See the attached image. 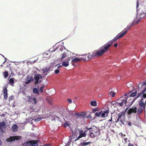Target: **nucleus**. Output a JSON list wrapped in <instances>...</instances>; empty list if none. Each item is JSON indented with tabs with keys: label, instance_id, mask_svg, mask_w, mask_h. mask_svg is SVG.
I'll return each instance as SVG.
<instances>
[{
	"label": "nucleus",
	"instance_id": "1",
	"mask_svg": "<svg viewBox=\"0 0 146 146\" xmlns=\"http://www.w3.org/2000/svg\"><path fill=\"white\" fill-rule=\"evenodd\" d=\"M130 27V26H127L120 33H119L112 40L109 41L106 44L101 46L98 50L93 51L91 55L90 54H88L87 56L88 60L96 57H98L103 55L104 53L109 50L110 47L112 45L113 43L117 39L122 37L126 33L129 29Z\"/></svg>",
	"mask_w": 146,
	"mask_h": 146
},
{
	"label": "nucleus",
	"instance_id": "2",
	"mask_svg": "<svg viewBox=\"0 0 146 146\" xmlns=\"http://www.w3.org/2000/svg\"><path fill=\"white\" fill-rule=\"evenodd\" d=\"M140 89L142 90L140 93L138 94L136 98H137L140 97L141 98V100L139 102V105L141 108L138 110L137 114L139 116L142 113L143 110L145 108L146 103V93H145L146 92V87H141Z\"/></svg>",
	"mask_w": 146,
	"mask_h": 146
},
{
	"label": "nucleus",
	"instance_id": "3",
	"mask_svg": "<svg viewBox=\"0 0 146 146\" xmlns=\"http://www.w3.org/2000/svg\"><path fill=\"white\" fill-rule=\"evenodd\" d=\"M137 91H135L134 92L131 93L129 96H127V94H125L122 97H120L117 100L116 102L117 105L119 106H122L124 105H126L127 98L129 97H133L135 96L137 94Z\"/></svg>",
	"mask_w": 146,
	"mask_h": 146
},
{
	"label": "nucleus",
	"instance_id": "4",
	"mask_svg": "<svg viewBox=\"0 0 146 146\" xmlns=\"http://www.w3.org/2000/svg\"><path fill=\"white\" fill-rule=\"evenodd\" d=\"M87 130H89L90 136L92 138H94L98 136L100 134L99 129L95 126L90 128H88Z\"/></svg>",
	"mask_w": 146,
	"mask_h": 146
},
{
	"label": "nucleus",
	"instance_id": "5",
	"mask_svg": "<svg viewBox=\"0 0 146 146\" xmlns=\"http://www.w3.org/2000/svg\"><path fill=\"white\" fill-rule=\"evenodd\" d=\"M125 117V112L124 111L120 112L118 114V118L116 121V122L117 123L118 121H120L121 123L123 124V119Z\"/></svg>",
	"mask_w": 146,
	"mask_h": 146
},
{
	"label": "nucleus",
	"instance_id": "6",
	"mask_svg": "<svg viewBox=\"0 0 146 146\" xmlns=\"http://www.w3.org/2000/svg\"><path fill=\"white\" fill-rule=\"evenodd\" d=\"M62 115L65 117L66 119H69L72 114L68 111L66 109L64 110L62 113Z\"/></svg>",
	"mask_w": 146,
	"mask_h": 146
},
{
	"label": "nucleus",
	"instance_id": "7",
	"mask_svg": "<svg viewBox=\"0 0 146 146\" xmlns=\"http://www.w3.org/2000/svg\"><path fill=\"white\" fill-rule=\"evenodd\" d=\"M26 98L28 102H31L33 104H35L37 103V100L34 97H31L30 96H27Z\"/></svg>",
	"mask_w": 146,
	"mask_h": 146
},
{
	"label": "nucleus",
	"instance_id": "8",
	"mask_svg": "<svg viewBox=\"0 0 146 146\" xmlns=\"http://www.w3.org/2000/svg\"><path fill=\"white\" fill-rule=\"evenodd\" d=\"M6 128V123L4 121L0 122V130L2 133L5 131Z\"/></svg>",
	"mask_w": 146,
	"mask_h": 146
},
{
	"label": "nucleus",
	"instance_id": "9",
	"mask_svg": "<svg viewBox=\"0 0 146 146\" xmlns=\"http://www.w3.org/2000/svg\"><path fill=\"white\" fill-rule=\"evenodd\" d=\"M137 112V108L135 107H132L130 108L127 111V113L130 115L132 113H135Z\"/></svg>",
	"mask_w": 146,
	"mask_h": 146
},
{
	"label": "nucleus",
	"instance_id": "10",
	"mask_svg": "<svg viewBox=\"0 0 146 146\" xmlns=\"http://www.w3.org/2000/svg\"><path fill=\"white\" fill-rule=\"evenodd\" d=\"M102 112V113H101V117H104L108 115L109 113V110L108 109L106 110V111H103Z\"/></svg>",
	"mask_w": 146,
	"mask_h": 146
},
{
	"label": "nucleus",
	"instance_id": "11",
	"mask_svg": "<svg viewBox=\"0 0 146 146\" xmlns=\"http://www.w3.org/2000/svg\"><path fill=\"white\" fill-rule=\"evenodd\" d=\"M70 60V58H66V61L63 62L62 63V65L64 67H67L69 65V62Z\"/></svg>",
	"mask_w": 146,
	"mask_h": 146
},
{
	"label": "nucleus",
	"instance_id": "12",
	"mask_svg": "<svg viewBox=\"0 0 146 146\" xmlns=\"http://www.w3.org/2000/svg\"><path fill=\"white\" fill-rule=\"evenodd\" d=\"M34 78L35 81H38L40 78H42V76L39 74H36L34 75Z\"/></svg>",
	"mask_w": 146,
	"mask_h": 146
},
{
	"label": "nucleus",
	"instance_id": "13",
	"mask_svg": "<svg viewBox=\"0 0 146 146\" xmlns=\"http://www.w3.org/2000/svg\"><path fill=\"white\" fill-rule=\"evenodd\" d=\"M145 9H144L143 10V12L141 13L140 14V18H145L146 17V12L145 11Z\"/></svg>",
	"mask_w": 146,
	"mask_h": 146
},
{
	"label": "nucleus",
	"instance_id": "14",
	"mask_svg": "<svg viewBox=\"0 0 146 146\" xmlns=\"http://www.w3.org/2000/svg\"><path fill=\"white\" fill-rule=\"evenodd\" d=\"M33 80V78L31 77L28 76L26 80L25 83L26 84H29Z\"/></svg>",
	"mask_w": 146,
	"mask_h": 146
},
{
	"label": "nucleus",
	"instance_id": "15",
	"mask_svg": "<svg viewBox=\"0 0 146 146\" xmlns=\"http://www.w3.org/2000/svg\"><path fill=\"white\" fill-rule=\"evenodd\" d=\"M49 70V68L46 67L45 68L42 69V70L43 71V74L44 75H47V73H46V72H48Z\"/></svg>",
	"mask_w": 146,
	"mask_h": 146
},
{
	"label": "nucleus",
	"instance_id": "16",
	"mask_svg": "<svg viewBox=\"0 0 146 146\" xmlns=\"http://www.w3.org/2000/svg\"><path fill=\"white\" fill-rule=\"evenodd\" d=\"M30 145L31 146H38V144L35 141H31V144Z\"/></svg>",
	"mask_w": 146,
	"mask_h": 146
},
{
	"label": "nucleus",
	"instance_id": "17",
	"mask_svg": "<svg viewBox=\"0 0 146 146\" xmlns=\"http://www.w3.org/2000/svg\"><path fill=\"white\" fill-rule=\"evenodd\" d=\"M83 131L82 130H80L79 132L80 133V137L82 138L83 137H85L86 136V135L85 134V132H84V133H83Z\"/></svg>",
	"mask_w": 146,
	"mask_h": 146
},
{
	"label": "nucleus",
	"instance_id": "18",
	"mask_svg": "<svg viewBox=\"0 0 146 146\" xmlns=\"http://www.w3.org/2000/svg\"><path fill=\"white\" fill-rule=\"evenodd\" d=\"M72 63H76L77 62L80 61L81 60V59H80V58H72Z\"/></svg>",
	"mask_w": 146,
	"mask_h": 146
},
{
	"label": "nucleus",
	"instance_id": "19",
	"mask_svg": "<svg viewBox=\"0 0 146 146\" xmlns=\"http://www.w3.org/2000/svg\"><path fill=\"white\" fill-rule=\"evenodd\" d=\"M15 140L14 136H10L9 138L7 139L6 141L7 142H11Z\"/></svg>",
	"mask_w": 146,
	"mask_h": 146
},
{
	"label": "nucleus",
	"instance_id": "20",
	"mask_svg": "<svg viewBox=\"0 0 146 146\" xmlns=\"http://www.w3.org/2000/svg\"><path fill=\"white\" fill-rule=\"evenodd\" d=\"M15 80V79L14 78H11L9 80V82L10 85L12 86H13V85L14 83V81Z\"/></svg>",
	"mask_w": 146,
	"mask_h": 146
},
{
	"label": "nucleus",
	"instance_id": "21",
	"mask_svg": "<svg viewBox=\"0 0 146 146\" xmlns=\"http://www.w3.org/2000/svg\"><path fill=\"white\" fill-rule=\"evenodd\" d=\"M31 144V141H26L22 144V146H29Z\"/></svg>",
	"mask_w": 146,
	"mask_h": 146
},
{
	"label": "nucleus",
	"instance_id": "22",
	"mask_svg": "<svg viewBox=\"0 0 146 146\" xmlns=\"http://www.w3.org/2000/svg\"><path fill=\"white\" fill-rule=\"evenodd\" d=\"M12 128L13 131L16 132L18 129V126L17 125L15 124L12 126Z\"/></svg>",
	"mask_w": 146,
	"mask_h": 146
},
{
	"label": "nucleus",
	"instance_id": "23",
	"mask_svg": "<svg viewBox=\"0 0 146 146\" xmlns=\"http://www.w3.org/2000/svg\"><path fill=\"white\" fill-rule=\"evenodd\" d=\"M91 143V142L89 141L88 142H83L81 143V145L82 146L88 145Z\"/></svg>",
	"mask_w": 146,
	"mask_h": 146
},
{
	"label": "nucleus",
	"instance_id": "24",
	"mask_svg": "<svg viewBox=\"0 0 146 146\" xmlns=\"http://www.w3.org/2000/svg\"><path fill=\"white\" fill-rule=\"evenodd\" d=\"M112 115H111V119L108 120V122L107 123V126H108V127H110L111 126V124L112 123H109L110 121V122H111L112 121Z\"/></svg>",
	"mask_w": 146,
	"mask_h": 146
},
{
	"label": "nucleus",
	"instance_id": "25",
	"mask_svg": "<svg viewBox=\"0 0 146 146\" xmlns=\"http://www.w3.org/2000/svg\"><path fill=\"white\" fill-rule=\"evenodd\" d=\"M61 55V59L62 60L63 59L65 58L67 56V54L65 52L62 54Z\"/></svg>",
	"mask_w": 146,
	"mask_h": 146
},
{
	"label": "nucleus",
	"instance_id": "26",
	"mask_svg": "<svg viewBox=\"0 0 146 146\" xmlns=\"http://www.w3.org/2000/svg\"><path fill=\"white\" fill-rule=\"evenodd\" d=\"M82 56L80 58L81 60H82L84 61L87 60V56L86 55H82Z\"/></svg>",
	"mask_w": 146,
	"mask_h": 146
},
{
	"label": "nucleus",
	"instance_id": "27",
	"mask_svg": "<svg viewBox=\"0 0 146 146\" xmlns=\"http://www.w3.org/2000/svg\"><path fill=\"white\" fill-rule=\"evenodd\" d=\"M97 102L96 101H92L90 102V105L91 106H95L97 105Z\"/></svg>",
	"mask_w": 146,
	"mask_h": 146
},
{
	"label": "nucleus",
	"instance_id": "28",
	"mask_svg": "<svg viewBox=\"0 0 146 146\" xmlns=\"http://www.w3.org/2000/svg\"><path fill=\"white\" fill-rule=\"evenodd\" d=\"M33 92L34 94H39L38 91L36 88H33Z\"/></svg>",
	"mask_w": 146,
	"mask_h": 146
},
{
	"label": "nucleus",
	"instance_id": "29",
	"mask_svg": "<svg viewBox=\"0 0 146 146\" xmlns=\"http://www.w3.org/2000/svg\"><path fill=\"white\" fill-rule=\"evenodd\" d=\"M21 136H14V138H15V140H19V139H21Z\"/></svg>",
	"mask_w": 146,
	"mask_h": 146
},
{
	"label": "nucleus",
	"instance_id": "30",
	"mask_svg": "<svg viewBox=\"0 0 146 146\" xmlns=\"http://www.w3.org/2000/svg\"><path fill=\"white\" fill-rule=\"evenodd\" d=\"M102 112V111L99 112H97L95 113V115L98 117H99L100 116V115H101Z\"/></svg>",
	"mask_w": 146,
	"mask_h": 146
},
{
	"label": "nucleus",
	"instance_id": "31",
	"mask_svg": "<svg viewBox=\"0 0 146 146\" xmlns=\"http://www.w3.org/2000/svg\"><path fill=\"white\" fill-rule=\"evenodd\" d=\"M69 125V122H66L64 124V127H66Z\"/></svg>",
	"mask_w": 146,
	"mask_h": 146
},
{
	"label": "nucleus",
	"instance_id": "32",
	"mask_svg": "<svg viewBox=\"0 0 146 146\" xmlns=\"http://www.w3.org/2000/svg\"><path fill=\"white\" fill-rule=\"evenodd\" d=\"M4 77L5 78H6L8 76V73L7 72L5 71L4 72Z\"/></svg>",
	"mask_w": 146,
	"mask_h": 146
},
{
	"label": "nucleus",
	"instance_id": "33",
	"mask_svg": "<svg viewBox=\"0 0 146 146\" xmlns=\"http://www.w3.org/2000/svg\"><path fill=\"white\" fill-rule=\"evenodd\" d=\"M3 90L4 91L3 93L7 94V90L6 88L4 87L3 89Z\"/></svg>",
	"mask_w": 146,
	"mask_h": 146
},
{
	"label": "nucleus",
	"instance_id": "34",
	"mask_svg": "<svg viewBox=\"0 0 146 146\" xmlns=\"http://www.w3.org/2000/svg\"><path fill=\"white\" fill-rule=\"evenodd\" d=\"M52 99L51 98H50L49 99H47V101L50 104H51L52 101Z\"/></svg>",
	"mask_w": 146,
	"mask_h": 146
},
{
	"label": "nucleus",
	"instance_id": "35",
	"mask_svg": "<svg viewBox=\"0 0 146 146\" xmlns=\"http://www.w3.org/2000/svg\"><path fill=\"white\" fill-rule=\"evenodd\" d=\"M60 70L59 69H55L54 70V73L56 74H58Z\"/></svg>",
	"mask_w": 146,
	"mask_h": 146
},
{
	"label": "nucleus",
	"instance_id": "36",
	"mask_svg": "<svg viewBox=\"0 0 146 146\" xmlns=\"http://www.w3.org/2000/svg\"><path fill=\"white\" fill-rule=\"evenodd\" d=\"M44 87V85H43L42 86L40 87V92H43V89Z\"/></svg>",
	"mask_w": 146,
	"mask_h": 146
},
{
	"label": "nucleus",
	"instance_id": "37",
	"mask_svg": "<svg viewBox=\"0 0 146 146\" xmlns=\"http://www.w3.org/2000/svg\"><path fill=\"white\" fill-rule=\"evenodd\" d=\"M3 96H4V98L5 99H6L7 98V94H6L3 93Z\"/></svg>",
	"mask_w": 146,
	"mask_h": 146
},
{
	"label": "nucleus",
	"instance_id": "38",
	"mask_svg": "<svg viewBox=\"0 0 146 146\" xmlns=\"http://www.w3.org/2000/svg\"><path fill=\"white\" fill-rule=\"evenodd\" d=\"M78 115L79 116H83V117H85L86 116V114L84 113H82L81 114L79 115Z\"/></svg>",
	"mask_w": 146,
	"mask_h": 146
},
{
	"label": "nucleus",
	"instance_id": "39",
	"mask_svg": "<svg viewBox=\"0 0 146 146\" xmlns=\"http://www.w3.org/2000/svg\"><path fill=\"white\" fill-rule=\"evenodd\" d=\"M41 81L40 80V81H36L35 82H34V84H37L38 83L39 84H40L41 82Z\"/></svg>",
	"mask_w": 146,
	"mask_h": 146
},
{
	"label": "nucleus",
	"instance_id": "40",
	"mask_svg": "<svg viewBox=\"0 0 146 146\" xmlns=\"http://www.w3.org/2000/svg\"><path fill=\"white\" fill-rule=\"evenodd\" d=\"M41 118H37V119H35V121H40V120H41Z\"/></svg>",
	"mask_w": 146,
	"mask_h": 146
},
{
	"label": "nucleus",
	"instance_id": "41",
	"mask_svg": "<svg viewBox=\"0 0 146 146\" xmlns=\"http://www.w3.org/2000/svg\"><path fill=\"white\" fill-rule=\"evenodd\" d=\"M86 117L87 118H90V119H91L92 117L91 116V115H87L86 116Z\"/></svg>",
	"mask_w": 146,
	"mask_h": 146
},
{
	"label": "nucleus",
	"instance_id": "42",
	"mask_svg": "<svg viewBox=\"0 0 146 146\" xmlns=\"http://www.w3.org/2000/svg\"><path fill=\"white\" fill-rule=\"evenodd\" d=\"M98 110V108L94 109L93 110V113H95L96 111H97Z\"/></svg>",
	"mask_w": 146,
	"mask_h": 146
},
{
	"label": "nucleus",
	"instance_id": "43",
	"mask_svg": "<svg viewBox=\"0 0 146 146\" xmlns=\"http://www.w3.org/2000/svg\"><path fill=\"white\" fill-rule=\"evenodd\" d=\"M128 146H134V145L131 143H129L128 144Z\"/></svg>",
	"mask_w": 146,
	"mask_h": 146
},
{
	"label": "nucleus",
	"instance_id": "44",
	"mask_svg": "<svg viewBox=\"0 0 146 146\" xmlns=\"http://www.w3.org/2000/svg\"><path fill=\"white\" fill-rule=\"evenodd\" d=\"M115 93L114 92H113L112 93V97H114L115 96Z\"/></svg>",
	"mask_w": 146,
	"mask_h": 146
},
{
	"label": "nucleus",
	"instance_id": "45",
	"mask_svg": "<svg viewBox=\"0 0 146 146\" xmlns=\"http://www.w3.org/2000/svg\"><path fill=\"white\" fill-rule=\"evenodd\" d=\"M67 101L69 102V103H71L72 102L71 100L70 99H68L67 100Z\"/></svg>",
	"mask_w": 146,
	"mask_h": 146
},
{
	"label": "nucleus",
	"instance_id": "46",
	"mask_svg": "<svg viewBox=\"0 0 146 146\" xmlns=\"http://www.w3.org/2000/svg\"><path fill=\"white\" fill-rule=\"evenodd\" d=\"M124 140L125 141V142L127 143V138H125L124 139Z\"/></svg>",
	"mask_w": 146,
	"mask_h": 146
},
{
	"label": "nucleus",
	"instance_id": "47",
	"mask_svg": "<svg viewBox=\"0 0 146 146\" xmlns=\"http://www.w3.org/2000/svg\"><path fill=\"white\" fill-rule=\"evenodd\" d=\"M81 137H80V136H79L75 139V141H76L78 139H79Z\"/></svg>",
	"mask_w": 146,
	"mask_h": 146
},
{
	"label": "nucleus",
	"instance_id": "48",
	"mask_svg": "<svg viewBox=\"0 0 146 146\" xmlns=\"http://www.w3.org/2000/svg\"><path fill=\"white\" fill-rule=\"evenodd\" d=\"M117 43H115L114 44V46L115 47H117Z\"/></svg>",
	"mask_w": 146,
	"mask_h": 146
},
{
	"label": "nucleus",
	"instance_id": "49",
	"mask_svg": "<svg viewBox=\"0 0 146 146\" xmlns=\"http://www.w3.org/2000/svg\"><path fill=\"white\" fill-rule=\"evenodd\" d=\"M0 116L4 117L5 116V115L4 113H3L1 115H0Z\"/></svg>",
	"mask_w": 146,
	"mask_h": 146
},
{
	"label": "nucleus",
	"instance_id": "50",
	"mask_svg": "<svg viewBox=\"0 0 146 146\" xmlns=\"http://www.w3.org/2000/svg\"><path fill=\"white\" fill-rule=\"evenodd\" d=\"M62 67V66L61 65H59L57 68V69H59V68H61Z\"/></svg>",
	"mask_w": 146,
	"mask_h": 146
},
{
	"label": "nucleus",
	"instance_id": "51",
	"mask_svg": "<svg viewBox=\"0 0 146 146\" xmlns=\"http://www.w3.org/2000/svg\"><path fill=\"white\" fill-rule=\"evenodd\" d=\"M128 125L129 126H130L131 125V123L130 122H128Z\"/></svg>",
	"mask_w": 146,
	"mask_h": 146
},
{
	"label": "nucleus",
	"instance_id": "52",
	"mask_svg": "<svg viewBox=\"0 0 146 146\" xmlns=\"http://www.w3.org/2000/svg\"><path fill=\"white\" fill-rule=\"evenodd\" d=\"M138 6H139L138 2V1H137V8Z\"/></svg>",
	"mask_w": 146,
	"mask_h": 146
},
{
	"label": "nucleus",
	"instance_id": "53",
	"mask_svg": "<svg viewBox=\"0 0 146 146\" xmlns=\"http://www.w3.org/2000/svg\"><path fill=\"white\" fill-rule=\"evenodd\" d=\"M139 20H138V21L137 22H136V23H139Z\"/></svg>",
	"mask_w": 146,
	"mask_h": 146
},
{
	"label": "nucleus",
	"instance_id": "54",
	"mask_svg": "<svg viewBox=\"0 0 146 146\" xmlns=\"http://www.w3.org/2000/svg\"><path fill=\"white\" fill-rule=\"evenodd\" d=\"M129 84V83H128L127 84V86H128Z\"/></svg>",
	"mask_w": 146,
	"mask_h": 146
},
{
	"label": "nucleus",
	"instance_id": "55",
	"mask_svg": "<svg viewBox=\"0 0 146 146\" xmlns=\"http://www.w3.org/2000/svg\"><path fill=\"white\" fill-rule=\"evenodd\" d=\"M111 92H110V95H111Z\"/></svg>",
	"mask_w": 146,
	"mask_h": 146
},
{
	"label": "nucleus",
	"instance_id": "56",
	"mask_svg": "<svg viewBox=\"0 0 146 146\" xmlns=\"http://www.w3.org/2000/svg\"><path fill=\"white\" fill-rule=\"evenodd\" d=\"M133 101H132V103H131V104H132L133 103Z\"/></svg>",
	"mask_w": 146,
	"mask_h": 146
},
{
	"label": "nucleus",
	"instance_id": "57",
	"mask_svg": "<svg viewBox=\"0 0 146 146\" xmlns=\"http://www.w3.org/2000/svg\"><path fill=\"white\" fill-rule=\"evenodd\" d=\"M119 79V78H117V79H118V80H120V79Z\"/></svg>",
	"mask_w": 146,
	"mask_h": 146
},
{
	"label": "nucleus",
	"instance_id": "58",
	"mask_svg": "<svg viewBox=\"0 0 146 146\" xmlns=\"http://www.w3.org/2000/svg\"><path fill=\"white\" fill-rule=\"evenodd\" d=\"M121 133V134L122 135H123L122 133Z\"/></svg>",
	"mask_w": 146,
	"mask_h": 146
}]
</instances>
